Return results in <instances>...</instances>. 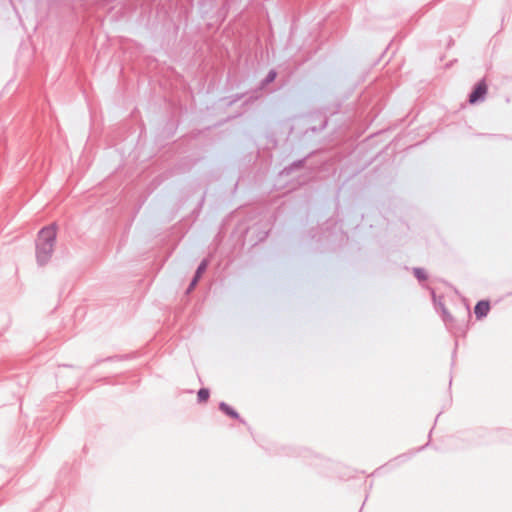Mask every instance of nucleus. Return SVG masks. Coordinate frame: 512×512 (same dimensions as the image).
I'll list each match as a JSON object with an SVG mask.
<instances>
[{
  "instance_id": "nucleus-1",
  "label": "nucleus",
  "mask_w": 512,
  "mask_h": 512,
  "mask_svg": "<svg viewBox=\"0 0 512 512\" xmlns=\"http://www.w3.org/2000/svg\"><path fill=\"white\" fill-rule=\"evenodd\" d=\"M55 239V226H47L40 230L36 249L37 260L40 264H45L51 258L54 251Z\"/></svg>"
},
{
  "instance_id": "nucleus-7",
  "label": "nucleus",
  "mask_w": 512,
  "mask_h": 512,
  "mask_svg": "<svg viewBox=\"0 0 512 512\" xmlns=\"http://www.w3.org/2000/svg\"><path fill=\"white\" fill-rule=\"evenodd\" d=\"M207 261L204 260L198 267L197 271H196V277L200 278L202 276V274L205 272L206 268H207Z\"/></svg>"
},
{
  "instance_id": "nucleus-6",
  "label": "nucleus",
  "mask_w": 512,
  "mask_h": 512,
  "mask_svg": "<svg viewBox=\"0 0 512 512\" xmlns=\"http://www.w3.org/2000/svg\"><path fill=\"white\" fill-rule=\"evenodd\" d=\"M414 275L419 279V280H426L427 279V274L425 272V270L421 269V268H415L414 269Z\"/></svg>"
},
{
  "instance_id": "nucleus-2",
  "label": "nucleus",
  "mask_w": 512,
  "mask_h": 512,
  "mask_svg": "<svg viewBox=\"0 0 512 512\" xmlns=\"http://www.w3.org/2000/svg\"><path fill=\"white\" fill-rule=\"evenodd\" d=\"M487 93V85L484 81L479 82L473 92L469 96V102L471 104L476 103L477 101L484 98Z\"/></svg>"
},
{
  "instance_id": "nucleus-4",
  "label": "nucleus",
  "mask_w": 512,
  "mask_h": 512,
  "mask_svg": "<svg viewBox=\"0 0 512 512\" xmlns=\"http://www.w3.org/2000/svg\"><path fill=\"white\" fill-rule=\"evenodd\" d=\"M220 409L228 416L232 417V418H236L238 419L239 418V414L232 408L230 407L228 404L222 402L220 403Z\"/></svg>"
},
{
  "instance_id": "nucleus-5",
  "label": "nucleus",
  "mask_w": 512,
  "mask_h": 512,
  "mask_svg": "<svg viewBox=\"0 0 512 512\" xmlns=\"http://www.w3.org/2000/svg\"><path fill=\"white\" fill-rule=\"evenodd\" d=\"M210 392L206 388H202L198 391L197 397L200 402H206L209 399Z\"/></svg>"
},
{
  "instance_id": "nucleus-8",
  "label": "nucleus",
  "mask_w": 512,
  "mask_h": 512,
  "mask_svg": "<svg viewBox=\"0 0 512 512\" xmlns=\"http://www.w3.org/2000/svg\"><path fill=\"white\" fill-rule=\"evenodd\" d=\"M198 280H199V278L195 276L193 281H192V283L190 284L189 291L192 290L195 287V285L197 284Z\"/></svg>"
},
{
  "instance_id": "nucleus-3",
  "label": "nucleus",
  "mask_w": 512,
  "mask_h": 512,
  "mask_svg": "<svg viewBox=\"0 0 512 512\" xmlns=\"http://www.w3.org/2000/svg\"><path fill=\"white\" fill-rule=\"evenodd\" d=\"M489 311H490V303L485 300L479 301L474 308V313H475L477 319H482L489 313Z\"/></svg>"
}]
</instances>
